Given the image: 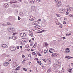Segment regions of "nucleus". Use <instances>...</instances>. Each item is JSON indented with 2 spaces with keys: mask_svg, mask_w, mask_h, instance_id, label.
Wrapping results in <instances>:
<instances>
[{
  "mask_svg": "<svg viewBox=\"0 0 73 73\" xmlns=\"http://www.w3.org/2000/svg\"><path fill=\"white\" fill-rule=\"evenodd\" d=\"M7 30L8 32H11V33H14V32H15V29H14L13 27L11 28L10 27H8Z\"/></svg>",
  "mask_w": 73,
  "mask_h": 73,
  "instance_id": "1",
  "label": "nucleus"
},
{
  "mask_svg": "<svg viewBox=\"0 0 73 73\" xmlns=\"http://www.w3.org/2000/svg\"><path fill=\"white\" fill-rule=\"evenodd\" d=\"M67 11L66 12V15H69V12L73 11V8L72 7H69L67 9Z\"/></svg>",
  "mask_w": 73,
  "mask_h": 73,
  "instance_id": "2",
  "label": "nucleus"
},
{
  "mask_svg": "<svg viewBox=\"0 0 73 73\" xmlns=\"http://www.w3.org/2000/svg\"><path fill=\"white\" fill-rule=\"evenodd\" d=\"M35 30H37V31H41L42 29L41 27L38 25H36L35 26Z\"/></svg>",
  "mask_w": 73,
  "mask_h": 73,
  "instance_id": "3",
  "label": "nucleus"
},
{
  "mask_svg": "<svg viewBox=\"0 0 73 73\" xmlns=\"http://www.w3.org/2000/svg\"><path fill=\"white\" fill-rule=\"evenodd\" d=\"M29 19L30 20H31V21H34V20H36V18L34 17H33L32 16H30L29 17Z\"/></svg>",
  "mask_w": 73,
  "mask_h": 73,
  "instance_id": "4",
  "label": "nucleus"
},
{
  "mask_svg": "<svg viewBox=\"0 0 73 73\" xmlns=\"http://www.w3.org/2000/svg\"><path fill=\"white\" fill-rule=\"evenodd\" d=\"M32 11H36L37 9V7L34 6H33L31 7Z\"/></svg>",
  "mask_w": 73,
  "mask_h": 73,
  "instance_id": "5",
  "label": "nucleus"
},
{
  "mask_svg": "<svg viewBox=\"0 0 73 73\" xmlns=\"http://www.w3.org/2000/svg\"><path fill=\"white\" fill-rule=\"evenodd\" d=\"M3 6L5 8H8V7L9 6V4L7 3H5L4 5H3Z\"/></svg>",
  "mask_w": 73,
  "mask_h": 73,
  "instance_id": "6",
  "label": "nucleus"
},
{
  "mask_svg": "<svg viewBox=\"0 0 73 73\" xmlns=\"http://www.w3.org/2000/svg\"><path fill=\"white\" fill-rule=\"evenodd\" d=\"M9 49L11 50H12V51H15L16 50V48L13 47H9Z\"/></svg>",
  "mask_w": 73,
  "mask_h": 73,
  "instance_id": "7",
  "label": "nucleus"
},
{
  "mask_svg": "<svg viewBox=\"0 0 73 73\" xmlns=\"http://www.w3.org/2000/svg\"><path fill=\"white\" fill-rule=\"evenodd\" d=\"M1 46L3 48H8V46L7 44H3L1 45Z\"/></svg>",
  "mask_w": 73,
  "mask_h": 73,
  "instance_id": "8",
  "label": "nucleus"
},
{
  "mask_svg": "<svg viewBox=\"0 0 73 73\" xmlns=\"http://www.w3.org/2000/svg\"><path fill=\"white\" fill-rule=\"evenodd\" d=\"M22 40L24 42H26L27 41H28L29 40H28V39L23 38L22 39Z\"/></svg>",
  "mask_w": 73,
  "mask_h": 73,
  "instance_id": "9",
  "label": "nucleus"
},
{
  "mask_svg": "<svg viewBox=\"0 0 73 73\" xmlns=\"http://www.w3.org/2000/svg\"><path fill=\"white\" fill-rule=\"evenodd\" d=\"M65 9H60V11H61L63 13L64 12H65Z\"/></svg>",
  "mask_w": 73,
  "mask_h": 73,
  "instance_id": "10",
  "label": "nucleus"
},
{
  "mask_svg": "<svg viewBox=\"0 0 73 73\" xmlns=\"http://www.w3.org/2000/svg\"><path fill=\"white\" fill-rule=\"evenodd\" d=\"M9 64V63L8 62H5L4 63V66H7Z\"/></svg>",
  "mask_w": 73,
  "mask_h": 73,
  "instance_id": "11",
  "label": "nucleus"
},
{
  "mask_svg": "<svg viewBox=\"0 0 73 73\" xmlns=\"http://www.w3.org/2000/svg\"><path fill=\"white\" fill-rule=\"evenodd\" d=\"M12 38L13 39V40H16L17 38V37H16L15 36H13L12 37Z\"/></svg>",
  "mask_w": 73,
  "mask_h": 73,
  "instance_id": "12",
  "label": "nucleus"
},
{
  "mask_svg": "<svg viewBox=\"0 0 73 73\" xmlns=\"http://www.w3.org/2000/svg\"><path fill=\"white\" fill-rule=\"evenodd\" d=\"M19 15L23 17L24 16V14H23V13L22 12H21L19 13Z\"/></svg>",
  "mask_w": 73,
  "mask_h": 73,
  "instance_id": "13",
  "label": "nucleus"
},
{
  "mask_svg": "<svg viewBox=\"0 0 73 73\" xmlns=\"http://www.w3.org/2000/svg\"><path fill=\"white\" fill-rule=\"evenodd\" d=\"M52 56H57V54L56 53H53L52 55Z\"/></svg>",
  "mask_w": 73,
  "mask_h": 73,
  "instance_id": "14",
  "label": "nucleus"
},
{
  "mask_svg": "<svg viewBox=\"0 0 73 73\" xmlns=\"http://www.w3.org/2000/svg\"><path fill=\"white\" fill-rule=\"evenodd\" d=\"M29 35H30V36L33 37V33H29Z\"/></svg>",
  "mask_w": 73,
  "mask_h": 73,
  "instance_id": "15",
  "label": "nucleus"
},
{
  "mask_svg": "<svg viewBox=\"0 0 73 73\" xmlns=\"http://www.w3.org/2000/svg\"><path fill=\"white\" fill-rule=\"evenodd\" d=\"M33 23H34L35 24H36V25H38V24H39V23L38 22H33Z\"/></svg>",
  "mask_w": 73,
  "mask_h": 73,
  "instance_id": "16",
  "label": "nucleus"
},
{
  "mask_svg": "<svg viewBox=\"0 0 73 73\" xmlns=\"http://www.w3.org/2000/svg\"><path fill=\"white\" fill-rule=\"evenodd\" d=\"M18 7V5H14L13 6V7L14 8H16V7Z\"/></svg>",
  "mask_w": 73,
  "mask_h": 73,
  "instance_id": "17",
  "label": "nucleus"
},
{
  "mask_svg": "<svg viewBox=\"0 0 73 73\" xmlns=\"http://www.w3.org/2000/svg\"><path fill=\"white\" fill-rule=\"evenodd\" d=\"M61 5H60V4H59L58 3H57L56 4V7H60Z\"/></svg>",
  "mask_w": 73,
  "mask_h": 73,
  "instance_id": "18",
  "label": "nucleus"
},
{
  "mask_svg": "<svg viewBox=\"0 0 73 73\" xmlns=\"http://www.w3.org/2000/svg\"><path fill=\"white\" fill-rule=\"evenodd\" d=\"M45 30H43L42 31H40L39 32L40 33H43V32H45Z\"/></svg>",
  "mask_w": 73,
  "mask_h": 73,
  "instance_id": "19",
  "label": "nucleus"
},
{
  "mask_svg": "<svg viewBox=\"0 0 73 73\" xmlns=\"http://www.w3.org/2000/svg\"><path fill=\"white\" fill-rule=\"evenodd\" d=\"M51 70H52V69L50 68L48 70V71H47V72H50L51 71Z\"/></svg>",
  "mask_w": 73,
  "mask_h": 73,
  "instance_id": "20",
  "label": "nucleus"
},
{
  "mask_svg": "<svg viewBox=\"0 0 73 73\" xmlns=\"http://www.w3.org/2000/svg\"><path fill=\"white\" fill-rule=\"evenodd\" d=\"M28 60V58H25L24 60L25 62V61H26V60Z\"/></svg>",
  "mask_w": 73,
  "mask_h": 73,
  "instance_id": "21",
  "label": "nucleus"
},
{
  "mask_svg": "<svg viewBox=\"0 0 73 73\" xmlns=\"http://www.w3.org/2000/svg\"><path fill=\"white\" fill-rule=\"evenodd\" d=\"M20 35L21 36V37H23V33H21L20 34Z\"/></svg>",
  "mask_w": 73,
  "mask_h": 73,
  "instance_id": "22",
  "label": "nucleus"
},
{
  "mask_svg": "<svg viewBox=\"0 0 73 73\" xmlns=\"http://www.w3.org/2000/svg\"><path fill=\"white\" fill-rule=\"evenodd\" d=\"M44 54H45L47 52V51L46 50H44Z\"/></svg>",
  "mask_w": 73,
  "mask_h": 73,
  "instance_id": "23",
  "label": "nucleus"
},
{
  "mask_svg": "<svg viewBox=\"0 0 73 73\" xmlns=\"http://www.w3.org/2000/svg\"><path fill=\"white\" fill-rule=\"evenodd\" d=\"M20 68V66H19L15 69V70H19V69Z\"/></svg>",
  "mask_w": 73,
  "mask_h": 73,
  "instance_id": "24",
  "label": "nucleus"
},
{
  "mask_svg": "<svg viewBox=\"0 0 73 73\" xmlns=\"http://www.w3.org/2000/svg\"><path fill=\"white\" fill-rule=\"evenodd\" d=\"M70 17H73V14H71L69 15Z\"/></svg>",
  "mask_w": 73,
  "mask_h": 73,
  "instance_id": "25",
  "label": "nucleus"
},
{
  "mask_svg": "<svg viewBox=\"0 0 73 73\" xmlns=\"http://www.w3.org/2000/svg\"><path fill=\"white\" fill-rule=\"evenodd\" d=\"M57 3H58V4H59L60 5L61 4V1H58V2Z\"/></svg>",
  "mask_w": 73,
  "mask_h": 73,
  "instance_id": "26",
  "label": "nucleus"
},
{
  "mask_svg": "<svg viewBox=\"0 0 73 73\" xmlns=\"http://www.w3.org/2000/svg\"><path fill=\"white\" fill-rule=\"evenodd\" d=\"M29 45L27 44V45H26L25 46V48H29Z\"/></svg>",
  "mask_w": 73,
  "mask_h": 73,
  "instance_id": "27",
  "label": "nucleus"
},
{
  "mask_svg": "<svg viewBox=\"0 0 73 73\" xmlns=\"http://www.w3.org/2000/svg\"><path fill=\"white\" fill-rule=\"evenodd\" d=\"M42 60H43V61H44V62H46V59H42Z\"/></svg>",
  "mask_w": 73,
  "mask_h": 73,
  "instance_id": "28",
  "label": "nucleus"
},
{
  "mask_svg": "<svg viewBox=\"0 0 73 73\" xmlns=\"http://www.w3.org/2000/svg\"><path fill=\"white\" fill-rule=\"evenodd\" d=\"M2 25H3V26H7V25L4 23L2 24Z\"/></svg>",
  "mask_w": 73,
  "mask_h": 73,
  "instance_id": "29",
  "label": "nucleus"
},
{
  "mask_svg": "<svg viewBox=\"0 0 73 73\" xmlns=\"http://www.w3.org/2000/svg\"><path fill=\"white\" fill-rule=\"evenodd\" d=\"M51 63V62L50 61H49L48 62V64H50Z\"/></svg>",
  "mask_w": 73,
  "mask_h": 73,
  "instance_id": "30",
  "label": "nucleus"
},
{
  "mask_svg": "<svg viewBox=\"0 0 73 73\" xmlns=\"http://www.w3.org/2000/svg\"><path fill=\"white\" fill-rule=\"evenodd\" d=\"M65 50H69V48H66L65 49Z\"/></svg>",
  "mask_w": 73,
  "mask_h": 73,
  "instance_id": "31",
  "label": "nucleus"
},
{
  "mask_svg": "<svg viewBox=\"0 0 73 73\" xmlns=\"http://www.w3.org/2000/svg\"><path fill=\"white\" fill-rule=\"evenodd\" d=\"M45 46H48V44L47 43V42H46V43L45 44Z\"/></svg>",
  "mask_w": 73,
  "mask_h": 73,
  "instance_id": "32",
  "label": "nucleus"
},
{
  "mask_svg": "<svg viewBox=\"0 0 73 73\" xmlns=\"http://www.w3.org/2000/svg\"><path fill=\"white\" fill-rule=\"evenodd\" d=\"M33 42H31L30 43V46H32V45H33Z\"/></svg>",
  "mask_w": 73,
  "mask_h": 73,
  "instance_id": "33",
  "label": "nucleus"
},
{
  "mask_svg": "<svg viewBox=\"0 0 73 73\" xmlns=\"http://www.w3.org/2000/svg\"><path fill=\"white\" fill-rule=\"evenodd\" d=\"M7 24L8 25H6V26H7V25H11V24H10V23H9V22H7Z\"/></svg>",
  "mask_w": 73,
  "mask_h": 73,
  "instance_id": "34",
  "label": "nucleus"
},
{
  "mask_svg": "<svg viewBox=\"0 0 73 73\" xmlns=\"http://www.w3.org/2000/svg\"><path fill=\"white\" fill-rule=\"evenodd\" d=\"M23 69L24 70H25V71H27V70L25 68H23Z\"/></svg>",
  "mask_w": 73,
  "mask_h": 73,
  "instance_id": "35",
  "label": "nucleus"
},
{
  "mask_svg": "<svg viewBox=\"0 0 73 73\" xmlns=\"http://www.w3.org/2000/svg\"><path fill=\"white\" fill-rule=\"evenodd\" d=\"M39 65H41V64H42V63H41V61H40L39 62Z\"/></svg>",
  "mask_w": 73,
  "mask_h": 73,
  "instance_id": "36",
  "label": "nucleus"
},
{
  "mask_svg": "<svg viewBox=\"0 0 73 73\" xmlns=\"http://www.w3.org/2000/svg\"><path fill=\"white\" fill-rule=\"evenodd\" d=\"M35 54H36V53H35V52H33V55H35Z\"/></svg>",
  "mask_w": 73,
  "mask_h": 73,
  "instance_id": "37",
  "label": "nucleus"
},
{
  "mask_svg": "<svg viewBox=\"0 0 73 73\" xmlns=\"http://www.w3.org/2000/svg\"><path fill=\"white\" fill-rule=\"evenodd\" d=\"M70 52V50L66 51V53H69V52Z\"/></svg>",
  "mask_w": 73,
  "mask_h": 73,
  "instance_id": "38",
  "label": "nucleus"
},
{
  "mask_svg": "<svg viewBox=\"0 0 73 73\" xmlns=\"http://www.w3.org/2000/svg\"><path fill=\"white\" fill-rule=\"evenodd\" d=\"M49 52L50 53H53V52L51 51L50 50H49Z\"/></svg>",
  "mask_w": 73,
  "mask_h": 73,
  "instance_id": "39",
  "label": "nucleus"
},
{
  "mask_svg": "<svg viewBox=\"0 0 73 73\" xmlns=\"http://www.w3.org/2000/svg\"><path fill=\"white\" fill-rule=\"evenodd\" d=\"M36 0V1H38V2H41V0Z\"/></svg>",
  "mask_w": 73,
  "mask_h": 73,
  "instance_id": "40",
  "label": "nucleus"
},
{
  "mask_svg": "<svg viewBox=\"0 0 73 73\" xmlns=\"http://www.w3.org/2000/svg\"><path fill=\"white\" fill-rule=\"evenodd\" d=\"M31 56H32L31 55V54H29L28 55V57H31Z\"/></svg>",
  "mask_w": 73,
  "mask_h": 73,
  "instance_id": "41",
  "label": "nucleus"
},
{
  "mask_svg": "<svg viewBox=\"0 0 73 73\" xmlns=\"http://www.w3.org/2000/svg\"><path fill=\"white\" fill-rule=\"evenodd\" d=\"M62 25H60V26H59V27L60 28H62Z\"/></svg>",
  "mask_w": 73,
  "mask_h": 73,
  "instance_id": "42",
  "label": "nucleus"
},
{
  "mask_svg": "<svg viewBox=\"0 0 73 73\" xmlns=\"http://www.w3.org/2000/svg\"><path fill=\"white\" fill-rule=\"evenodd\" d=\"M18 1H19V2H21L22 1H23V0H17Z\"/></svg>",
  "mask_w": 73,
  "mask_h": 73,
  "instance_id": "43",
  "label": "nucleus"
},
{
  "mask_svg": "<svg viewBox=\"0 0 73 73\" xmlns=\"http://www.w3.org/2000/svg\"><path fill=\"white\" fill-rule=\"evenodd\" d=\"M25 36H26V34H25V33H23V37H25Z\"/></svg>",
  "mask_w": 73,
  "mask_h": 73,
  "instance_id": "44",
  "label": "nucleus"
},
{
  "mask_svg": "<svg viewBox=\"0 0 73 73\" xmlns=\"http://www.w3.org/2000/svg\"><path fill=\"white\" fill-rule=\"evenodd\" d=\"M69 72H71L72 71V69H70V70H69Z\"/></svg>",
  "mask_w": 73,
  "mask_h": 73,
  "instance_id": "45",
  "label": "nucleus"
},
{
  "mask_svg": "<svg viewBox=\"0 0 73 73\" xmlns=\"http://www.w3.org/2000/svg\"><path fill=\"white\" fill-rule=\"evenodd\" d=\"M20 19H21L20 17L19 16L18 17V20H20Z\"/></svg>",
  "mask_w": 73,
  "mask_h": 73,
  "instance_id": "46",
  "label": "nucleus"
},
{
  "mask_svg": "<svg viewBox=\"0 0 73 73\" xmlns=\"http://www.w3.org/2000/svg\"><path fill=\"white\" fill-rule=\"evenodd\" d=\"M6 56L7 57H9V55H6Z\"/></svg>",
  "mask_w": 73,
  "mask_h": 73,
  "instance_id": "47",
  "label": "nucleus"
},
{
  "mask_svg": "<svg viewBox=\"0 0 73 73\" xmlns=\"http://www.w3.org/2000/svg\"><path fill=\"white\" fill-rule=\"evenodd\" d=\"M36 60V61H37V60H38V58H35Z\"/></svg>",
  "mask_w": 73,
  "mask_h": 73,
  "instance_id": "48",
  "label": "nucleus"
},
{
  "mask_svg": "<svg viewBox=\"0 0 73 73\" xmlns=\"http://www.w3.org/2000/svg\"><path fill=\"white\" fill-rule=\"evenodd\" d=\"M66 22L65 21H64L63 22V23L64 24H66Z\"/></svg>",
  "mask_w": 73,
  "mask_h": 73,
  "instance_id": "49",
  "label": "nucleus"
},
{
  "mask_svg": "<svg viewBox=\"0 0 73 73\" xmlns=\"http://www.w3.org/2000/svg\"><path fill=\"white\" fill-rule=\"evenodd\" d=\"M17 49H19V46H17Z\"/></svg>",
  "mask_w": 73,
  "mask_h": 73,
  "instance_id": "50",
  "label": "nucleus"
},
{
  "mask_svg": "<svg viewBox=\"0 0 73 73\" xmlns=\"http://www.w3.org/2000/svg\"><path fill=\"white\" fill-rule=\"evenodd\" d=\"M62 38L63 40H65V37H63Z\"/></svg>",
  "mask_w": 73,
  "mask_h": 73,
  "instance_id": "51",
  "label": "nucleus"
},
{
  "mask_svg": "<svg viewBox=\"0 0 73 73\" xmlns=\"http://www.w3.org/2000/svg\"><path fill=\"white\" fill-rule=\"evenodd\" d=\"M70 56H67V58L69 59H70Z\"/></svg>",
  "mask_w": 73,
  "mask_h": 73,
  "instance_id": "52",
  "label": "nucleus"
},
{
  "mask_svg": "<svg viewBox=\"0 0 73 73\" xmlns=\"http://www.w3.org/2000/svg\"><path fill=\"white\" fill-rule=\"evenodd\" d=\"M66 36H69V34H66Z\"/></svg>",
  "mask_w": 73,
  "mask_h": 73,
  "instance_id": "53",
  "label": "nucleus"
},
{
  "mask_svg": "<svg viewBox=\"0 0 73 73\" xmlns=\"http://www.w3.org/2000/svg\"><path fill=\"white\" fill-rule=\"evenodd\" d=\"M22 57L23 58H24V57H25V55H22Z\"/></svg>",
  "mask_w": 73,
  "mask_h": 73,
  "instance_id": "54",
  "label": "nucleus"
},
{
  "mask_svg": "<svg viewBox=\"0 0 73 73\" xmlns=\"http://www.w3.org/2000/svg\"><path fill=\"white\" fill-rule=\"evenodd\" d=\"M58 1V0H55V2H57V1Z\"/></svg>",
  "mask_w": 73,
  "mask_h": 73,
  "instance_id": "55",
  "label": "nucleus"
},
{
  "mask_svg": "<svg viewBox=\"0 0 73 73\" xmlns=\"http://www.w3.org/2000/svg\"><path fill=\"white\" fill-rule=\"evenodd\" d=\"M33 50H34L33 49H31V51H33Z\"/></svg>",
  "mask_w": 73,
  "mask_h": 73,
  "instance_id": "56",
  "label": "nucleus"
},
{
  "mask_svg": "<svg viewBox=\"0 0 73 73\" xmlns=\"http://www.w3.org/2000/svg\"><path fill=\"white\" fill-rule=\"evenodd\" d=\"M65 58H68V56H66L65 57Z\"/></svg>",
  "mask_w": 73,
  "mask_h": 73,
  "instance_id": "57",
  "label": "nucleus"
},
{
  "mask_svg": "<svg viewBox=\"0 0 73 73\" xmlns=\"http://www.w3.org/2000/svg\"><path fill=\"white\" fill-rule=\"evenodd\" d=\"M3 1H7L8 0H3Z\"/></svg>",
  "mask_w": 73,
  "mask_h": 73,
  "instance_id": "58",
  "label": "nucleus"
},
{
  "mask_svg": "<svg viewBox=\"0 0 73 73\" xmlns=\"http://www.w3.org/2000/svg\"><path fill=\"white\" fill-rule=\"evenodd\" d=\"M38 56H41V55L40 54H39Z\"/></svg>",
  "mask_w": 73,
  "mask_h": 73,
  "instance_id": "59",
  "label": "nucleus"
},
{
  "mask_svg": "<svg viewBox=\"0 0 73 73\" xmlns=\"http://www.w3.org/2000/svg\"><path fill=\"white\" fill-rule=\"evenodd\" d=\"M17 3V2L15 1V2H13V3Z\"/></svg>",
  "mask_w": 73,
  "mask_h": 73,
  "instance_id": "60",
  "label": "nucleus"
},
{
  "mask_svg": "<svg viewBox=\"0 0 73 73\" xmlns=\"http://www.w3.org/2000/svg\"><path fill=\"white\" fill-rule=\"evenodd\" d=\"M34 39H35V38H33L32 39V40H34Z\"/></svg>",
  "mask_w": 73,
  "mask_h": 73,
  "instance_id": "61",
  "label": "nucleus"
},
{
  "mask_svg": "<svg viewBox=\"0 0 73 73\" xmlns=\"http://www.w3.org/2000/svg\"><path fill=\"white\" fill-rule=\"evenodd\" d=\"M16 33H14L13 34V35H16Z\"/></svg>",
  "mask_w": 73,
  "mask_h": 73,
  "instance_id": "62",
  "label": "nucleus"
},
{
  "mask_svg": "<svg viewBox=\"0 0 73 73\" xmlns=\"http://www.w3.org/2000/svg\"><path fill=\"white\" fill-rule=\"evenodd\" d=\"M11 37L10 36H9V39H11Z\"/></svg>",
  "mask_w": 73,
  "mask_h": 73,
  "instance_id": "63",
  "label": "nucleus"
},
{
  "mask_svg": "<svg viewBox=\"0 0 73 73\" xmlns=\"http://www.w3.org/2000/svg\"><path fill=\"white\" fill-rule=\"evenodd\" d=\"M20 48H21H21H23V47H22V46H20Z\"/></svg>",
  "mask_w": 73,
  "mask_h": 73,
  "instance_id": "64",
  "label": "nucleus"
}]
</instances>
